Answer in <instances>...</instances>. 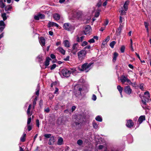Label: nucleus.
I'll use <instances>...</instances> for the list:
<instances>
[{
  "instance_id": "nucleus-1",
  "label": "nucleus",
  "mask_w": 151,
  "mask_h": 151,
  "mask_svg": "<svg viewBox=\"0 0 151 151\" xmlns=\"http://www.w3.org/2000/svg\"><path fill=\"white\" fill-rule=\"evenodd\" d=\"M82 88L80 86H76L74 87V93L76 96L79 97L81 96V92Z\"/></svg>"
},
{
  "instance_id": "nucleus-2",
  "label": "nucleus",
  "mask_w": 151,
  "mask_h": 151,
  "mask_svg": "<svg viewBox=\"0 0 151 151\" xmlns=\"http://www.w3.org/2000/svg\"><path fill=\"white\" fill-rule=\"evenodd\" d=\"M86 54V51L85 50H81L79 51L77 53L79 60L81 61H82L85 58Z\"/></svg>"
},
{
  "instance_id": "nucleus-3",
  "label": "nucleus",
  "mask_w": 151,
  "mask_h": 151,
  "mask_svg": "<svg viewBox=\"0 0 151 151\" xmlns=\"http://www.w3.org/2000/svg\"><path fill=\"white\" fill-rule=\"evenodd\" d=\"M92 63H85L83 64L81 66V69L80 70L82 71H84L87 72L90 70V67L92 65Z\"/></svg>"
},
{
  "instance_id": "nucleus-4",
  "label": "nucleus",
  "mask_w": 151,
  "mask_h": 151,
  "mask_svg": "<svg viewBox=\"0 0 151 151\" xmlns=\"http://www.w3.org/2000/svg\"><path fill=\"white\" fill-rule=\"evenodd\" d=\"M70 74V71L66 68L63 69L60 73V74L62 75L63 77L67 78L69 77Z\"/></svg>"
},
{
  "instance_id": "nucleus-5",
  "label": "nucleus",
  "mask_w": 151,
  "mask_h": 151,
  "mask_svg": "<svg viewBox=\"0 0 151 151\" xmlns=\"http://www.w3.org/2000/svg\"><path fill=\"white\" fill-rule=\"evenodd\" d=\"M120 80L121 82L123 84H124L126 82L127 83L126 84L127 85L132 84V83L131 82L130 80L128 79L127 77L125 76L124 75H122L121 76L120 78Z\"/></svg>"
},
{
  "instance_id": "nucleus-6",
  "label": "nucleus",
  "mask_w": 151,
  "mask_h": 151,
  "mask_svg": "<svg viewBox=\"0 0 151 151\" xmlns=\"http://www.w3.org/2000/svg\"><path fill=\"white\" fill-rule=\"evenodd\" d=\"M78 47L79 45L77 43H75L73 45L72 48L70 50L73 55H76L79 50Z\"/></svg>"
},
{
  "instance_id": "nucleus-7",
  "label": "nucleus",
  "mask_w": 151,
  "mask_h": 151,
  "mask_svg": "<svg viewBox=\"0 0 151 151\" xmlns=\"http://www.w3.org/2000/svg\"><path fill=\"white\" fill-rule=\"evenodd\" d=\"M63 28L68 31H70L74 29V26L69 23H65L64 24Z\"/></svg>"
},
{
  "instance_id": "nucleus-8",
  "label": "nucleus",
  "mask_w": 151,
  "mask_h": 151,
  "mask_svg": "<svg viewBox=\"0 0 151 151\" xmlns=\"http://www.w3.org/2000/svg\"><path fill=\"white\" fill-rule=\"evenodd\" d=\"M91 27L89 25H87L85 27V30L84 31V33L85 35H90L91 32Z\"/></svg>"
},
{
  "instance_id": "nucleus-9",
  "label": "nucleus",
  "mask_w": 151,
  "mask_h": 151,
  "mask_svg": "<svg viewBox=\"0 0 151 151\" xmlns=\"http://www.w3.org/2000/svg\"><path fill=\"white\" fill-rule=\"evenodd\" d=\"M124 91L127 94L130 95L132 93V90L129 86H126L125 87Z\"/></svg>"
},
{
  "instance_id": "nucleus-10",
  "label": "nucleus",
  "mask_w": 151,
  "mask_h": 151,
  "mask_svg": "<svg viewBox=\"0 0 151 151\" xmlns=\"http://www.w3.org/2000/svg\"><path fill=\"white\" fill-rule=\"evenodd\" d=\"M97 151H107V149L105 145H101L99 146Z\"/></svg>"
},
{
  "instance_id": "nucleus-11",
  "label": "nucleus",
  "mask_w": 151,
  "mask_h": 151,
  "mask_svg": "<svg viewBox=\"0 0 151 151\" xmlns=\"http://www.w3.org/2000/svg\"><path fill=\"white\" fill-rule=\"evenodd\" d=\"M6 25L4 22V21H0V32H1L4 29Z\"/></svg>"
},
{
  "instance_id": "nucleus-12",
  "label": "nucleus",
  "mask_w": 151,
  "mask_h": 151,
  "mask_svg": "<svg viewBox=\"0 0 151 151\" xmlns=\"http://www.w3.org/2000/svg\"><path fill=\"white\" fill-rule=\"evenodd\" d=\"M145 120V115L141 116L139 118L137 122L139 124L142 123V122Z\"/></svg>"
},
{
  "instance_id": "nucleus-13",
  "label": "nucleus",
  "mask_w": 151,
  "mask_h": 151,
  "mask_svg": "<svg viewBox=\"0 0 151 151\" xmlns=\"http://www.w3.org/2000/svg\"><path fill=\"white\" fill-rule=\"evenodd\" d=\"M134 123L132 120H129L127 121L126 124V126L127 127L129 128H131L132 127Z\"/></svg>"
},
{
  "instance_id": "nucleus-14",
  "label": "nucleus",
  "mask_w": 151,
  "mask_h": 151,
  "mask_svg": "<svg viewBox=\"0 0 151 151\" xmlns=\"http://www.w3.org/2000/svg\"><path fill=\"white\" fill-rule=\"evenodd\" d=\"M45 39L43 37H41L39 39L40 43L42 46L45 45Z\"/></svg>"
},
{
  "instance_id": "nucleus-15",
  "label": "nucleus",
  "mask_w": 151,
  "mask_h": 151,
  "mask_svg": "<svg viewBox=\"0 0 151 151\" xmlns=\"http://www.w3.org/2000/svg\"><path fill=\"white\" fill-rule=\"evenodd\" d=\"M129 3L128 1H125L124 6V8L125 11H127L128 9V5Z\"/></svg>"
},
{
  "instance_id": "nucleus-16",
  "label": "nucleus",
  "mask_w": 151,
  "mask_h": 151,
  "mask_svg": "<svg viewBox=\"0 0 151 151\" xmlns=\"http://www.w3.org/2000/svg\"><path fill=\"white\" fill-rule=\"evenodd\" d=\"M53 17L56 20H59L60 19V16L58 14L56 13L54 14L53 15Z\"/></svg>"
},
{
  "instance_id": "nucleus-17",
  "label": "nucleus",
  "mask_w": 151,
  "mask_h": 151,
  "mask_svg": "<svg viewBox=\"0 0 151 151\" xmlns=\"http://www.w3.org/2000/svg\"><path fill=\"white\" fill-rule=\"evenodd\" d=\"M57 50L63 54L64 55L65 54V51L62 47H59L58 48Z\"/></svg>"
},
{
  "instance_id": "nucleus-18",
  "label": "nucleus",
  "mask_w": 151,
  "mask_h": 151,
  "mask_svg": "<svg viewBox=\"0 0 151 151\" xmlns=\"http://www.w3.org/2000/svg\"><path fill=\"white\" fill-rule=\"evenodd\" d=\"M55 142V139L54 137L53 136L51 137L49 139L48 144L50 145L52 144Z\"/></svg>"
},
{
  "instance_id": "nucleus-19",
  "label": "nucleus",
  "mask_w": 151,
  "mask_h": 151,
  "mask_svg": "<svg viewBox=\"0 0 151 151\" xmlns=\"http://www.w3.org/2000/svg\"><path fill=\"white\" fill-rule=\"evenodd\" d=\"M51 59L49 57H47L46 58V60L45 62V65L46 66H48L49 65L50 61Z\"/></svg>"
},
{
  "instance_id": "nucleus-20",
  "label": "nucleus",
  "mask_w": 151,
  "mask_h": 151,
  "mask_svg": "<svg viewBox=\"0 0 151 151\" xmlns=\"http://www.w3.org/2000/svg\"><path fill=\"white\" fill-rule=\"evenodd\" d=\"M63 44L65 47H70V43L69 41L67 40H65L63 42Z\"/></svg>"
},
{
  "instance_id": "nucleus-21",
  "label": "nucleus",
  "mask_w": 151,
  "mask_h": 151,
  "mask_svg": "<svg viewBox=\"0 0 151 151\" xmlns=\"http://www.w3.org/2000/svg\"><path fill=\"white\" fill-rule=\"evenodd\" d=\"M118 54L117 52H115L114 53L113 59V61L114 62H115L116 60V58L118 56Z\"/></svg>"
},
{
  "instance_id": "nucleus-22",
  "label": "nucleus",
  "mask_w": 151,
  "mask_h": 151,
  "mask_svg": "<svg viewBox=\"0 0 151 151\" xmlns=\"http://www.w3.org/2000/svg\"><path fill=\"white\" fill-rule=\"evenodd\" d=\"M32 105L31 104H30L28 107L27 110V113L28 116L29 115H32V114H30V110L32 108Z\"/></svg>"
},
{
  "instance_id": "nucleus-23",
  "label": "nucleus",
  "mask_w": 151,
  "mask_h": 151,
  "mask_svg": "<svg viewBox=\"0 0 151 151\" xmlns=\"http://www.w3.org/2000/svg\"><path fill=\"white\" fill-rule=\"evenodd\" d=\"M1 16L3 18V20L5 21L7 19V17L6 16V13H3L1 14Z\"/></svg>"
},
{
  "instance_id": "nucleus-24",
  "label": "nucleus",
  "mask_w": 151,
  "mask_h": 151,
  "mask_svg": "<svg viewBox=\"0 0 151 151\" xmlns=\"http://www.w3.org/2000/svg\"><path fill=\"white\" fill-rule=\"evenodd\" d=\"M84 36H82L80 37H77V41L78 42H82L83 40Z\"/></svg>"
},
{
  "instance_id": "nucleus-25",
  "label": "nucleus",
  "mask_w": 151,
  "mask_h": 151,
  "mask_svg": "<svg viewBox=\"0 0 151 151\" xmlns=\"http://www.w3.org/2000/svg\"><path fill=\"white\" fill-rule=\"evenodd\" d=\"M96 120L98 121L101 122L102 121L101 117L100 116H97L95 118Z\"/></svg>"
},
{
  "instance_id": "nucleus-26",
  "label": "nucleus",
  "mask_w": 151,
  "mask_h": 151,
  "mask_svg": "<svg viewBox=\"0 0 151 151\" xmlns=\"http://www.w3.org/2000/svg\"><path fill=\"white\" fill-rule=\"evenodd\" d=\"M63 142V139L62 138H59L58 140V145H61Z\"/></svg>"
},
{
  "instance_id": "nucleus-27",
  "label": "nucleus",
  "mask_w": 151,
  "mask_h": 151,
  "mask_svg": "<svg viewBox=\"0 0 151 151\" xmlns=\"http://www.w3.org/2000/svg\"><path fill=\"white\" fill-rule=\"evenodd\" d=\"M5 6V4L3 2V0H0V7L3 8Z\"/></svg>"
},
{
  "instance_id": "nucleus-28",
  "label": "nucleus",
  "mask_w": 151,
  "mask_h": 151,
  "mask_svg": "<svg viewBox=\"0 0 151 151\" xmlns=\"http://www.w3.org/2000/svg\"><path fill=\"white\" fill-rule=\"evenodd\" d=\"M12 8V6L10 5H9L5 7V10L6 11H9Z\"/></svg>"
},
{
  "instance_id": "nucleus-29",
  "label": "nucleus",
  "mask_w": 151,
  "mask_h": 151,
  "mask_svg": "<svg viewBox=\"0 0 151 151\" xmlns=\"http://www.w3.org/2000/svg\"><path fill=\"white\" fill-rule=\"evenodd\" d=\"M31 115H29V116H28L27 121V125H29L32 119L31 117Z\"/></svg>"
},
{
  "instance_id": "nucleus-30",
  "label": "nucleus",
  "mask_w": 151,
  "mask_h": 151,
  "mask_svg": "<svg viewBox=\"0 0 151 151\" xmlns=\"http://www.w3.org/2000/svg\"><path fill=\"white\" fill-rule=\"evenodd\" d=\"M117 89L120 93H122L123 90V88L121 87L120 86H118L117 87Z\"/></svg>"
},
{
  "instance_id": "nucleus-31",
  "label": "nucleus",
  "mask_w": 151,
  "mask_h": 151,
  "mask_svg": "<svg viewBox=\"0 0 151 151\" xmlns=\"http://www.w3.org/2000/svg\"><path fill=\"white\" fill-rule=\"evenodd\" d=\"M42 56L41 55H38L37 57V59L39 62L41 63L42 62V59L41 58Z\"/></svg>"
},
{
  "instance_id": "nucleus-32",
  "label": "nucleus",
  "mask_w": 151,
  "mask_h": 151,
  "mask_svg": "<svg viewBox=\"0 0 151 151\" xmlns=\"http://www.w3.org/2000/svg\"><path fill=\"white\" fill-rule=\"evenodd\" d=\"M93 127L95 129H97L98 128V124L95 122H93Z\"/></svg>"
},
{
  "instance_id": "nucleus-33",
  "label": "nucleus",
  "mask_w": 151,
  "mask_h": 151,
  "mask_svg": "<svg viewBox=\"0 0 151 151\" xmlns=\"http://www.w3.org/2000/svg\"><path fill=\"white\" fill-rule=\"evenodd\" d=\"M116 44V42L114 41H112L111 42L110 44V46L112 48H113L114 47V45Z\"/></svg>"
},
{
  "instance_id": "nucleus-34",
  "label": "nucleus",
  "mask_w": 151,
  "mask_h": 151,
  "mask_svg": "<svg viewBox=\"0 0 151 151\" xmlns=\"http://www.w3.org/2000/svg\"><path fill=\"white\" fill-rule=\"evenodd\" d=\"M36 90L37 91L36 92V95L38 96V95L39 94V91H40L39 86V85H38L37 86Z\"/></svg>"
},
{
  "instance_id": "nucleus-35",
  "label": "nucleus",
  "mask_w": 151,
  "mask_h": 151,
  "mask_svg": "<svg viewBox=\"0 0 151 151\" xmlns=\"http://www.w3.org/2000/svg\"><path fill=\"white\" fill-rule=\"evenodd\" d=\"M54 22H49L48 23V27H50L53 26Z\"/></svg>"
},
{
  "instance_id": "nucleus-36",
  "label": "nucleus",
  "mask_w": 151,
  "mask_h": 151,
  "mask_svg": "<svg viewBox=\"0 0 151 151\" xmlns=\"http://www.w3.org/2000/svg\"><path fill=\"white\" fill-rule=\"evenodd\" d=\"M83 141L81 139H79L77 141V144L79 145H81L83 144Z\"/></svg>"
},
{
  "instance_id": "nucleus-37",
  "label": "nucleus",
  "mask_w": 151,
  "mask_h": 151,
  "mask_svg": "<svg viewBox=\"0 0 151 151\" xmlns=\"http://www.w3.org/2000/svg\"><path fill=\"white\" fill-rule=\"evenodd\" d=\"M144 94L146 96H147L148 98H149L150 97V93L148 91L145 92L144 93Z\"/></svg>"
},
{
  "instance_id": "nucleus-38",
  "label": "nucleus",
  "mask_w": 151,
  "mask_h": 151,
  "mask_svg": "<svg viewBox=\"0 0 151 151\" xmlns=\"http://www.w3.org/2000/svg\"><path fill=\"white\" fill-rule=\"evenodd\" d=\"M51 134H45L44 135V137L46 138H50L51 137Z\"/></svg>"
},
{
  "instance_id": "nucleus-39",
  "label": "nucleus",
  "mask_w": 151,
  "mask_h": 151,
  "mask_svg": "<svg viewBox=\"0 0 151 151\" xmlns=\"http://www.w3.org/2000/svg\"><path fill=\"white\" fill-rule=\"evenodd\" d=\"M56 67V64H54L50 66V69L52 70L54 69Z\"/></svg>"
},
{
  "instance_id": "nucleus-40",
  "label": "nucleus",
  "mask_w": 151,
  "mask_h": 151,
  "mask_svg": "<svg viewBox=\"0 0 151 151\" xmlns=\"http://www.w3.org/2000/svg\"><path fill=\"white\" fill-rule=\"evenodd\" d=\"M142 103L143 104V105H146L147 104L146 102L147 101V99H144V100H143V99H142Z\"/></svg>"
},
{
  "instance_id": "nucleus-41",
  "label": "nucleus",
  "mask_w": 151,
  "mask_h": 151,
  "mask_svg": "<svg viewBox=\"0 0 151 151\" xmlns=\"http://www.w3.org/2000/svg\"><path fill=\"white\" fill-rule=\"evenodd\" d=\"M27 129H28V131H29L32 129V126H31L30 125H27Z\"/></svg>"
},
{
  "instance_id": "nucleus-42",
  "label": "nucleus",
  "mask_w": 151,
  "mask_h": 151,
  "mask_svg": "<svg viewBox=\"0 0 151 151\" xmlns=\"http://www.w3.org/2000/svg\"><path fill=\"white\" fill-rule=\"evenodd\" d=\"M88 43L86 41H84L82 43L81 45L82 46H84L87 45Z\"/></svg>"
},
{
  "instance_id": "nucleus-43",
  "label": "nucleus",
  "mask_w": 151,
  "mask_h": 151,
  "mask_svg": "<svg viewBox=\"0 0 151 151\" xmlns=\"http://www.w3.org/2000/svg\"><path fill=\"white\" fill-rule=\"evenodd\" d=\"M125 50V47L124 46H122L120 49L121 51L122 52H124Z\"/></svg>"
},
{
  "instance_id": "nucleus-44",
  "label": "nucleus",
  "mask_w": 151,
  "mask_h": 151,
  "mask_svg": "<svg viewBox=\"0 0 151 151\" xmlns=\"http://www.w3.org/2000/svg\"><path fill=\"white\" fill-rule=\"evenodd\" d=\"M125 11H126L124 9V10H121L120 12H121V14L122 15H124L125 14Z\"/></svg>"
},
{
  "instance_id": "nucleus-45",
  "label": "nucleus",
  "mask_w": 151,
  "mask_h": 151,
  "mask_svg": "<svg viewBox=\"0 0 151 151\" xmlns=\"http://www.w3.org/2000/svg\"><path fill=\"white\" fill-rule=\"evenodd\" d=\"M39 15L40 16V18L41 19H43L45 17V15L43 14H39Z\"/></svg>"
},
{
  "instance_id": "nucleus-46",
  "label": "nucleus",
  "mask_w": 151,
  "mask_h": 151,
  "mask_svg": "<svg viewBox=\"0 0 151 151\" xmlns=\"http://www.w3.org/2000/svg\"><path fill=\"white\" fill-rule=\"evenodd\" d=\"M94 42H95L94 40V39H93V38L89 40L88 41V42L90 43H93Z\"/></svg>"
},
{
  "instance_id": "nucleus-47",
  "label": "nucleus",
  "mask_w": 151,
  "mask_h": 151,
  "mask_svg": "<svg viewBox=\"0 0 151 151\" xmlns=\"http://www.w3.org/2000/svg\"><path fill=\"white\" fill-rule=\"evenodd\" d=\"M144 25L145 26V28H148V26L149 25V23L146 22H144Z\"/></svg>"
},
{
  "instance_id": "nucleus-48",
  "label": "nucleus",
  "mask_w": 151,
  "mask_h": 151,
  "mask_svg": "<svg viewBox=\"0 0 151 151\" xmlns=\"http://www.w3.org/2000/svg\"><path fill=\"white\" fill-rule=\"evenodd\" d=\"M40 16L39 14L37 16H35L34 17V19L36 20H38L40 19Z\"/></svg>"
},
{
  "instance_id": "nucleus-49",
  "label": "nucleus",
  "mask_w": 151,
  "mask_h": 151,
  "mask_svg": "<svg viewBox=\"0 0 151 151\" xmlns=\"http://www.w3.org/2000/svg\"><path fill=\"white\" fill-rule=\"evenodd\" d=\"M36 122L37 126L38 127H39L40 125L39 120L38 119H37L36 120Z\"/></svg>"
},
{
  "instance_id": "nucleus-50",
  "label": "nucleus",
  "mask_w": 151,
  "mask_h": 151,
  "mask_svg": "<svg viewBox=\"0 0 151 151\" xmlns=\"http://www.w3.org/2000/svg\"><path fill=\"white\" fill-rule=\"evenodd\" d=\"M142 107L144 109H149L148 107L146 106V105H142Z\"/></svg>"
},
{
  "instance_id": "nucleus-51",
  "label": "nucleus",
  "mask_w": 151,
  "mask_h": 151,
  "mask_svg": "<svg viewBox=\"0 0 151 151\" xmlns=\"http://www.w3.org/2000/svg\"><path fill=\"white\" fill-rule=\"evenodd\" d=\"M92 99L93 101H95L96 99V97L94 94H93L92 97Z\"/></svg>"
},
{
  "instance_id": "nucleus-52",
  "label": "nucleus",
  "mask_w": 151,
  "mask_h": 151,
  "mask_svg": "<svg viewBox=\"0 0 151 151\" xmlns=\"http://www.w3.org/2000/svg\"><path fill=\"white\" fill-rule=\"evenodd\" d=\"M109 23V21L108 19H106V21L104 22V26H106Z\"/></svg>"
},
{
  "instance_id": "nucleus-53",
  "label": "nucleus",
  "mask_w": 151,
  "mask_h": 151,
  "mask_svg": "<svg viewBox=\"0 0 151 151\" xmlns=\"http://www.w3.org/2000/svg\"><path fill=\"white\" fill-rule=\"evenodd\" d=\"M20 140L22 142H24L25 141V137H22L20 138Z\"/></svg>"
},
{
  "instance_id": "nucleus-54",
  "label": "nucleus",
  "mask_w": 151,
  "mask_h": 151,
  "mask_svg": "<svg viewBox=\"0 0 151 151\" xmlns=\"http://www.w3.org/2000/svg\"><path fill=\"white\" fill-rule=\"evenodd\" d=\"M37 100V98H35L33 102V104H34V105H35L36 104Z\"/></svg>"
},
{
  "instance_id": "nucleus-55",
  "label": "nucleus",
  "mask_w": 151,
  "mask_h": 151,
  "mask_svg": "<svg viewBox=\"0 0 151 151\" xmlns=\"http://www.w3.org/2000/svg\"><path fill=\"white\" fill-rule=\"evenodd\" d=\"M99 12H97L95 13V17H99Z\"/></svg>"
},
{
  "instance_id": "nucleus-56",
  "label": "nucleus",
  "mask_w": 151,
  "mask_h": 151,
  "mask_svg": "<svg viewBox=\"0 0 151 151\" xmlns=\"http://www.w3.org/2000/svg\"><path fill=\"white\" fill-rule=\"evenodd\" d=\"M44 111L45 112L48 113L50 111V109L49 108H47L45 109Z\"/></svg>"
},
{
  "instance_id": "nucleus-57",
  "label": "nucleus",
  "mask_w": 151,
  "mask_h": 151,
  "mask_svg": "<svg viewBox=\"0 0 151 151\" xmlns=\"http://www.w3.org/2000/svg\"><path fill=\"white\" fill-rule=\"evenodd\" d=\"M90 48H91L90 46L89 45H87L85 47H84V49H90Z\"/></svg>"
},
{
  "instance_id": "nucleus-58",
  "label": "nucleus",
  "mask_w": 151,
  "mask_h": 151,
  "mask_svg": "<svg viewBox=\"0 0 151 151\" xmlns=\"http://www.w3.org/2000/svg\"><path fill=\"white\" fill-rule=\"evenodd\" d=\"M110 39V37L109 36H108L105 39V41H108Z\"/></svg>"
},
{
  "instance_id": "nucleus-59",
  "label": "nucleus",
  "mask_w": 151,
  "mask_h": 151,
  "mask_svg": "<svg viewBox=\"0 0 151 151\" xmlns=\"http://www.w3.org/2000/svg\"><path fill=\"white\" fill-rule=\"evenodd\" d=\"M43 101L42 100H41L40 101V106H41L43 104Z\"/></svg>"
},
{
  "instance_id": "nucleus-60",
  "label": "nucleus",
  "mask_w": 151,
  "mask_h": 151,
  "mask_svg": "<svg viewBox=\"0 0 151 151\" xmlns=\"http://www.w3.org/2000/svg\"><path fill=\"white\" fill-rule=\"evenodd\" d=\"M76 108V107L75 106H72V107L71 108L72 111L73 112V111H74L75 110Z\"/></svg>"
},
{
  "instance_id": "nucleus-61",
  "label": "nucleus",
  "mask_w": 151,
  "mask_h": 151,
  "mask_svg": "<svg viewBox=\"0 0 151 151\" xmlns=\"http://www.w3.org/2000/svg\"><path fill=\"white\" fill-rule=\"evenodd\" d=\"M139 88L141 90H143L144 89L143 85L142 84L140 85L139 86Z\"/></svg>"
},
{
  "instance_id": "nucleus-62",
  "label": "nucleus",
  "mask_w": 151,
  "mask_h": 151,
  "mask_svg": "<svg viewBox=\"0 0 151 151\" xmlns=\"http://www.w3.org/2000/svg\"><path fill=\"white\" fill-rule=\"evenodd\" d=\"M50 57L52 59H55V56L53 54H51L50 55Z\"/></svg>"
},
{
  "instance_id": "nucleus-63",
  "label": "nucleus",
  "mask_w": 151,
  "mask_h": 151,
  "mask_svg": "<svg viewBox=\"0 0 151 151\" xmlns=\"http://www.w3.org/2000/svg\"><path fill=\"white\" fill-rule=\"evenodd\" d=\"M70 70V71L71 73L74 72L76 71V70L75 69H71Z\"/></svg>"
},
{
  "instance_id": "nucleus-64",
  "label": "nucleus",
  "mask_w": 151,
  "mask_h": 151,
  "mask_svg": "<svg viewBox=\"0 0 151 151\" xmlns=\"http://www.w3.org/2000/svg\"><path fill=\"white\" fill-rule=\"evenodd\" d=\"M128 66L129 68L131 69H133V66L131 64H129Z\"/></svg>"
}]
</instances>
